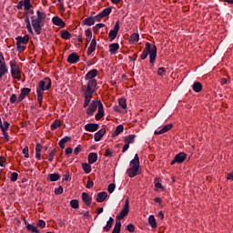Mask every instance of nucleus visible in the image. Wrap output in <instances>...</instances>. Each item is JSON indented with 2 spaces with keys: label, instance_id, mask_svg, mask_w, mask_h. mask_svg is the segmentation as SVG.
Segmentation results:
<instances>
[{
  "label": "nucleus",
  "instance_id": "obj_1",
  "mask_svg": "<svg viewBox=\"0 0 233 233\" xmlns=\"http://www.w3.org/2000/svg\"><path fill=\"white\" fill-rule=\"evenodd\" d=\"M46 19V14L39 10L36 11V15L31 16V25L36 35H40L41 32H43V26H45Z\"/></svg>",
  "mask_w": 233,
  "mask_h": 233
},
{
  "label": "nucleus",
  "instance_id": "obj_2",
  "mask_svg": "<svg viewBox=\"0 0 233 233\" xmlns=\"http://www.w3.org/2000/svg\"><path fill=\"white\" fill-rule=\"evenodd\" d=\"M149 56V63L151 66H154V63H156V58L157 57V47L156 45H152L148 42L145 44V49L140 55V59L145 60Z\"/></svg>",
  "mask_w": 233,
  "mask_h": 233
},
{
  "label": "nucleus",
  "instance_id": "obj_3",
  "mask_svg": "<svg viewBox=\"0 0 233 233\" xmlns=\"http://www.w3.org/2000/svg\"><path fill=\"white\" fill-rule=\"evenodd\" d=\"M129 167L127 169V174L129 177H136V176L141 174L139 156L137 154H135L134 159L129 162Z\"/></svg>",
  "mask_w": 233,
  "mask_h": 233
},
{
  "label": "nucleus",
  "instance_id": "obj_4",
  "mask_svg": "<svg viewBox=\"0 0 233 233\" xmlns=\"http://www.w3.org/2000/svg\"><path fill=\"white\" fill-rule=\"evenodd\" d=\"M98 73L97 69H92L87 72L85 76V79L87 81V84L82 85V86L86 88H97V80L96 77H97Z\"/></svg>",
  "mask_w": 233,
  "mask_h": 233
},
{
  "label": "nucleus",
  "instance_id": "obj_5",
  "mask_svg": "<svg viewBox=\"0 0 233 233\" xmlns=\"http://www.w3.org/2000/svg\"><path fill=\"white\" fill-rule=\"evenodd\" d=\"M52 88V80L49 77H46L38 82L36 86V93L45 94L46 90Z\"/></svg>",
  "mask_w": 233,
  "mask_h": 233
},
{
  "label": "nucleus",
  "instance_id": "obj_6",
  "mask_svg": "<svg viewBox=\"0 0 233 233\" xmlns=\"http://www.w3.org/2000/svg\"><path fill=\"white\" fill-rule=\"evenodd\" d=\"M10 67L12 76L18 81L21 80V71L19 70V66H17V62H15V60L10 61Z\"/></svg>",
  "mask_w": 233,
  "mask_h": 233
},
{
  "label": "nucleus",
  "instance_id": "obj_7",
  "mask_svg": "<svg viewBox=\"0 0 233 233\" xmlns=\"http://www.w3.org/2000/svg\"><path fill=\"white\" fill-rule=\"evenodd\" d=\"M82 92L85 96L84 102L90 104V101H92V97L94 96V92H96V88L82 86Z\"/></svg>",
  "mask_w": 233,
  "mask_h": 233
},
{
  "label": "nucleus",
  "instance_id": "obj_8",
  "mask_svg": "<svg viewBox=\"0 0 233 233\" xmlns=\"http://www.w3.org/2000/svg\"><path fill=\"white\" fill-rule=\"evenodd\" d=\"M119 20L116 22L114 25V29H111L108 34V37L110 39V42L114 41L117 37V34L119 32Z\"/></svg>",
  "mask_w": 233,
  "mask_h": 233
},
{
  "label": "nucleus",
  "instance_id": "obj_9",
  "mask_svg": "<svg viewBox=\"0 0 233 233\" xmlns=\"http://www.w3.org/2000/svg\"><path fill=\"white\" fill-rule=\"evenodd\" d=\"M30 92H32V89H30L28 87L22 88L21 93L17 98V103H21V101H23V99H25V97H26V96H28V94H30Z\"/></svg>",
  "mask_w": 233,
  "mask_h": 233
},
{
  "label": "nucleus",
  "instance_id": "obj_10",
  "mask_svg": "<svg viewBox=\"0 0 233 233\" xmlns=\"http://www.w3.org/2000/svg\"><path fill=\"white\" fill-rule=\"evenodd\" d=\"M67 63H69L70 65H76V63H79V56L77 55V53H71L67 56Z\"/></svg>",
  "mask_w": 233,
  "mask_h": 233
},
{
  "label": "nucleus",
  "instance_id": "obj_11",
  "mask_svg": "<svg viewBox=\"0 0 233 233\" xmlns=\"http://www.w3.org/2000/svg\"><path fill=\"white\" fill-rule=\"evenodd\" d=\"M97 110V101L93 100L86 109L87 116H92Z\"/></svg>",
  "mask_w": 233,
  "mask_h": 233
},
{
  "label": "nucleus",
  "instance_id": "obj_12",
  "mask_svg": "<svg viewBox=\"0 0 233 233\" xmlns=\"http://www.w3.org/2000/svg\"><path fill=\"white\" fill-rule=\"evenodd\" d=\"M85 130L86 132H96V130H99V124L96 123H89L85 126Z\"/></svg>",
  "mask_w": 233,
  "mask_h": 233
},
{
  "label": "nucleus",
  "instance_id": "obj_13",
  "mask_svg": "<svg viewBox=\"0 0 233 233\" xmlns=\"http://www.w3.org/2000/svg\"><path fill=\"white\" fill-rule=\"evenodd\" d=\"M53 25H56V26H60V28H65L66 26V24L63 19L59 18V16H55L52 18Z\"/></svg>",
  "mask_w": 233,
  "mask_h": 233
},
{
  "label": "nucleus",
  "instance_id": "obj_14",
  "mask_svg": "<svg viewBox=\"0 0 233 233\" xmlns=\"http://www.w3.org/2000/svg\"><path fill=\"white\" fill-rule=\"evenodd\" d=\"M16 45H28V41H30V37L28 35H25V36H17L15 38Z\"/></svg>",
  "mask_w": 233,
  "mask_h": 233
},
{
  "label": "nucleus",
  "instance_id": "obj_15",
  "mask_svg": "<svg viewBox=\"0 0 233 233\" xmlns=\"http://www.w3.org/2000/svg\"><path fill=\"white\" fill-rule=\"evenodd\" d=\"M82 201L86 205V207H90V205H92V197H90L88 193L84 192L82 193Z\"/></svg>",
  "mask_w": 233,
  "mask_h": 233
},
{
  "label": "nucleus",
  "instance_id": "obj_16",
  "mask_svg": "<svg viewBox=\"0 0 233 233\" xmlns=\"http://www.w3.org/2000/svg\"><path fill=\"white\" fill-rule=\"evenodd\" d=\"M107 198H108V193H106V191H102L96 194V201L97 203H103V201H105V199H106Z\"/></svg>",
  "mask_w": 233,
  "mask_h": 233
},
{
  "label": "nucleus",
  "instance_id": "obj_17",
  "mask_svg": "<svg viewBox=\"0 0 233 233\" xmlns=\"http://www.w3.org/2000/svg\"><path fill=\"white\" fill-rule=\"evenodd\" d=\"M96 46H97V41L96 38H93L89 47L87 48V56H92V53L96 52Z\"/></svg>",
  "mask_w": 233,
  "mask_h": 233
},
{
  "label": "nucleus",
  "instance_id": "obj_18",
  "mask_svg": "<svg viewBox=\"0 0 233 233\" xmlns=\"http://www.w3.org/2000/svg\"><path fill=\"white\" fill-rule=\"evenodd\" d=\"M174 127L172 124H168L163 127L159 131H155L154 134L155 136H161V134H166V132H168Z\"/></svg>",
  "mask_w": 233,
  "mask_h": 233
},
{
  "label": "nucleus",
  "instance_id": "obj_19",
  "mask_svg": "<svg viewBox=\"0 0 233 233\" xmlns=\"http://www.w3.org/2000/svg\"><path fill=\"white\" fill-rule=\"evenodd\" d=\"M105 134H106V129L105 127L98 130L94 136L95 141H101V138L103 137V136H105Z\"/></svg>",
  "mask_w": 233,
  "mask_h": 233
},
{
  "label": "nucleus",
  "instance_id": "obj_20",
  "mask_svg": "<svg viewBox=\"0 0 233 233\" xmlns=\"http://www.w3.org/2000/svg\"><path fill=\"white\" fill-rule=\"evenodd\" d=\"M185 159H187V154L184 152H180L175 156V161H177L178 164L183 163Z\"/></svg>",
  "mask_w": 233,
  "mask_h": 233
},
{
  "label": "nucleus",
  "instance_id": "obj_21",
  "mask_svg": "<svg viewBox=\"0 0 233 233\" xmlns=\"http://www.w3.org/2000/svg\"><path fill=\"white\" fill-rule=\"evenodd\" d=\"M83 25H86V26H93V25H96V18L94 16H89L87 18H85L82 21Z\"/></svg>",
  "mask_w": 233,
  "mask_h": 233
},
{
  "label": "nucleus",
  "instance_id": "obj_22",
  "mask_svg": "<svg viewBox=\"0 0 233 233\" xmlns=\"http://www.w3.org/2000/svg\"><path fill=\"white\" fill-rule=\"evenodd\" d=\"M129 208H130V203L128 202V198H127L125 201V205H124L122 210L120 211V214L124 217L127 216Z\"/></svg>",
  "mask_w": 233,
  "mask_h": 233
},
{
  "label": "nucleus",
  "instance_id": "obj_23",
  "mask_svg": "<svg viewBox=\"0 0 233 233\" xmlns=\"http://www.w3.org/2000/svg\"><path fill=\"white\" fill-rule=\"evenodd\" d=\"M25 23L26 25L28 34L34 35V30L32 29V24L30 23V17L28 16V15H25Z\"/></svg>",
  "mask_w": 233,
  "mask_h": 233
},
{
  "label": "nucleus",
  "instance_id": "obj_24",
  "mask_svg": "<svg viewBox=\"0 0 233 233\" xmlns=\"http://www.w3.org/2000/svg\"><path fill=\"white\" fill-rule=\"evenodd\" d=\"M59 179H61V175H59V173H53V174H49L47 177V181H59Z\"/></svg>",
  "mask_w": 233,
  "mask_h": 233
},
{
  "label": "nucleus",
  "instance_id": "obj_25",
  "mask_svg": "<svg viewBox=\"0 0 233 233\" xmlns=\"http://www.w3.org/2000/svg\"><path fill=\"white\" fill-rule=\"evenodd\" d=\"M147 221L148 225L151 226V228H157V222H156V217H154V215H150Z\"/></svg>",
  "mask_w": 233,
  "mask_h": 233
},
{
  "label": "nucleus",
  "instance_id": "obj_26",
  "mask_svg": "<svg viewBox=\"0 0 233 233\" xmlns=\"http://www.w3.org/2000/svg\"><path fill=\"white\" fill-rule=\"evenodd\" d=\"M86 34V46H88L90 44V41H92V29L88 28L87 30L85 31Z\"/></svg>",
  "mask_w": 233,
  "mask_h": 233
},
{
  "label": "nucleus",
  "instance_id": "obj_27",
  "mask_svg": "<svg viewBox=\"0 0 233 233\" xmlns=\"http://www.w3.org/2000/svg\"><path fill=\"white\" fill-rule=\"evenodd\" d=\"M97 161V153H89L88 155V163L89 165H94Z\"/></svg>",
  "mask_w": 233,
  "mask_h": 233
},
{
  "label": "nucleus",
  "instance_id": "obj_28",
  "mask_svg": "<svg viewBox=\"0 0 233 233\" xmlns=\"http://www.w3.org/2000/svg\"><path fill=\"white\" fill-rule=\"evenodd\" d=\"M112 225H114V218L110 217L108 221L106 222V225L103 228V230L105 232H108L110 228H112Z\"/></svg>",
  "mask_w": 233,
  "mask_h": 233
},
{
  "label": "nucleus",
  "instance_id": "obj_29",
  "mask_svg": "<svg viewBox=\"0 0 233 233\" xmlns=\"http://www.w3.org/2000/svg\"><path fill=\"white\" fill-rule=\"evenodd\" d=\"M119 50V44L118 43H113L109 45V53L110 54H116Z\"/></svg>",
  "mask_w": 233,
  "mask_h": 233
},
{
  "label": "nucleus",
  "instance_id": "obj_30",
  "mask_svg": "<svg viewBox=\"0 0 233 233\" xmlns=\"http://www.w3.org/2000/svg\"><path fill=\"white\" fill-rule=\"evenodd\" d=\"M192 88L194 92H196L197 94H199V92L203 90V85H201L199 82H195L192 86Z\"/></svg>",
  "mask_w": 233,
  "mask_h": 233
},
{
  "label": "nucleus",
  "instance_id": "obj_31",
  "mask_svg": "<svg viewBox=\"0 0 233 233\" xmlns=\"http://www.w3.org/2000/svg\"><path fill=\"white\" fill-rule=\"evenodd\" d=\"M129 41H130V43H132V45H136V43H137V41H139V34L133 33L129 37Z\"/></svg>",
  "mask_w": 233,
  "mask_h": 233
},
{
  "label": "nucleus",
  "instance_id": "obj_32",
  "mask_svg": "<svg viewBox=\"0 0 233 233\" xmlns=\"http://www.w3.org/2000/svg\"><path fill=\"white\" fill-rule=\"evenodd\" d=\"M125 143L127 145H132L136 141V135H129L128 137H126L124 139Z\"/></svg>",
  "mask_w": 233,
  "mask_h": 233
},
{
  "label": "nucleus",
  "instance_id": "obj_33",
  "mask_svg": "<svg viewBox=\"0 0 233 233\" xmlns=\"http://www.w3.org/2000/svg\"><path fill=\"white\" fill-rule=\"evenodd\" d=\"M68 141H72V137H63V138L59 141V143H58L60 148H65V144H66V143H68Z\"/></svg>",
  "mask_w": 233,
  "mask_h": 233
},
{
  "label": "nucleus",
  "instance_id": "obj_34",
  "mask_svg": "<svg viewBox=\"0 0 233 233\" xmlns=\"http://www.w3.org/2000/svg\"><path fill=\"white\" fill-rule=\"evenodd\" d=\"M123 130H125V127H123V125H118L116 127V130L113 132L112 137H116V136H119V134H121V132H123Z\"/></svg>",
  "mask_w": 233,
  "mask_h": 233
},
{
  "label": "nucleus",
  "instance_id": "obj_35",
  "mask_svg": "<svg viewBox=\"0 0 233 233\" xmlns=\"http://www.w3.org/2000/svg\"><path fill=\"white\" fill-rule=\"evenodd\" d=\"M60 35H61L62 39H66V40H68L72 37V35L67 30L60 31Z\"/></svg>",
  "mask_w": 233,
  "mask_h": 233
},
{
  "label": "nucleus",
  "instance_id": "obj_36",
  "mask_svg": "<svg viewBox=\"0 0 233 233\" xmlns=\"http://www.w3.org/2000/svg\"><path fill=\"white\" fill-rule=\"evenodd\" d=\"M8 73V67L6 66V63L0 62V74L5 76V74Z\"/></svg>",
  "mask_w": 233,
  "mask_h": 233
},
{
  "label": "nucleus",
  "instance_id": "obj_37",
  "mask_svg": "<svg viewBox=\"0 0 233 233\" xmlns=\"http://www.w3.org/2000/svg\"><path fill=\"white\" fill-rule=\"evenodd\" d=\"M82 168L86 174H90V172H92V166L88 163L82 164Z\"/></svg>",
  "mask_w": 233,
  "mask_h": 233
},
{
  "label": "nucleus",
  "instance_id": "obj_38",
  "mask_svg": "<svg viewBox=\"0 0 233 233\" xmlns=\"http://www.w3.org/2000/svg\"><path fill=\"white\" fill-rule=\"evenodd\" d=\"M100 14L103 17H107V15H110L112 14V7H106L103 9V11Z\"/></svg>",
  "mask_w": 233,
  "mask_h": 233
},
{
  "label": "nucleus",
  "instance_id": "obj_39",
  "mask_svg": "<svg viewBox=\"0 0 233 233\" xmlns=\"http://www.w3.org/2000/svg\"><path fill=\"white\" fill-rule=\"evenodd\" d=\"M23 2H24V10L28 12V10H30V8H32L31 0H24Z\"/></svg>",
  "mask_w": 233,
  "mask_h": 233
},
{
  "label": "nucleus",
  "instance_id": "obj_40",
  "mask_svg": "<svg viewBox=\"0 0 233 233\" xmlns=\"http://www.w3.org/2000/svg\"><path fill=\"white\" fill-rule=\"evenodd\" d=\"M26 228L27 230H29V232L39 233V230H37V228H35V226L32 224H27Z\"/></svg>",
  "mask_w": 233,
  "mask_h": 233
},
{
  "label": "nucleus",
  "instance_id": "obj_41",
  "mask_svg": "<svg viewBox=\"0 0 233 233\" xmlns=\"http://www.w3.org/2000/svg\"><path fill=\"white\" fill-rule=\"evenodd\" d=\"M118 104H119V106H121V108H123L124 110L127 109V99L119 98Z\"/></svg>",
  "mask_w": 233,
  "mask_h": 233
},
{
  "label": "nucleus",
  "instance_id": "obj_42",
  "mask_svg": "<svg viewBox=\"0 0 233 233\" xmlns=\"http://www.w3.org/2000/svg\"><path fill=\"white\" fill-rule=\"evenodd\" d=\"M70 206H71L72 208H79V200L72 199L70 201Z\"/></svg>",
  "mask_w": 233,
  "mask_h": 233
},
{
  "label": "nucleus",
  "instance_id": "obj_43",
  "mask_svg": "<svg viewBox=\"0 0 233 233\" xmlns=\"http://www.w3.org/2000/svg\"><path fill=\"white\" fill-rule=\"evenodd\" d=\"M61 127V122L55 120L52 124H51V129L52 130H56L57 128H59Z\"/></svg>",
  "mask_w": 233,
  "mask_h": 233
},
{
  "label": "nucleus",
  "instance_id": "obj_44",
  "mask_svg": "<svg viewBox=\"0 0 233 233\" xmlns=\"http://www.w3.org/2000/svg\"><path fill=\"white\" fill-rule=\"evenodd\" d=\"M104 116H105V110H98L95 117L96 121H99V119L103 118Z\"/></svg>",
  "mask_w": 233,
  "mask_h": 233
},
{
  "label": "nucleus",
  "instance_id": "obj_45",
  "mask_svg": "<svg viewBox=\"0 0 233 233\" xmlns=\"http://www.w3.org/2000/svg\"><path fill=\"white\" fill-rule=\"evenodd\" d=\"M157 76H160L161 77H163V76H167V69H165V67H159L157 69Z\"/></svg>",
  "mask_w": 233,
  "mask_h": 233
},
{
  "label": "nucleus",
  "instance_id": "obj_46",
  "mask_svg": "<svg viewBox=\"0 0 233 233\" xmlns=\"http://www.w3.org/2000/svg\"><path fill=\"white\" fill-rule=\"evenodd\" d=\"M37 94V101H38V105L39 106H43V94L44 93H36Z\"/></svg>",
  "mask_w": 233,
  "mask_h": 233
},
{
  "label": "nucleus",
  "instance_id": "obj_47",
  "mask_svg": "<svg viewBox=\"0 0 233 233\" xmlns=\"http://www.w3.org/2000/svg\"><path fill=\"white\" fill-rule=\"evenodd\" d=\"M116 190V184L112 183L109 184L107 187V191L109 192V194H112V192H114Z\"/></svg>",
  "mask_w": 233,
  "mask_h": 233
},
{
  "label": "nucleus",
  "instance_id": "obj_48",
  "mask_svg": "<svg viewBox=\"0 0 233 233\" xmlns=\"http://www.w3.org/2000/svg\"><path fill=\"white\" fill-rule=\"evenodd\" d=\"M17 177H19V174L15 173V172H13L11 174V181L14 183L15 181H17Z\"/></svg>",
  "mask_w": 233,
  "mask_h": 233
},
{
  "label": "nucleus",
  "instance_id": "obj_49",
  "mask_svg": "<svg viewBox=\"0 0 233 233\" xmlns=\"http://www.w3.org/2000/svg\"><path fill=\"white\" fill-rule=\"evenodd\" d=\"M16 50H17V52L22 53L25 50V46H23L21 44H16Z\"/></svg>",
  "mask_w": 233,
  "mask_h": 233
},
{
  "label": "nucleus",
  "instance_id": "obj_50",
  "mask_svg": "<svg viewBox=\"0 0 233 233\" xmlns=\"http://www.w3.org/2000/svg\"><path fill=\"white\" fill-rule=\"evenodd\" d=\"M36 225L37 227H40V228H45V227H46V222H45L43 219H40Z\"/></svg>",
  "mask_w": 233,
  "mask_h": 233
},
{
  "label": "nucleus",
  "instance_id": "obj_51",
  "mask_svg": "<svg viewBox=\"0 0 233 233\" xmlns=\"http://www.w3.org/2000/svg\"><path fill=\"white\" fill-rule=\"evenodd\" d=\"M55 194L56 196H61V194H63V187L59 186L56 190H55Z\"/></svg>",
  "mask_w": 233,
  "mask_h": 233
},
{
  "label": "nucleus",
  "instance_id": "obj_52",
  "mask_svg": "<svg viewBox=\"0 0 233 233\" xmlns=\"http://www.w3.org/2000/svg\"><path fill=\"white\" fill-rule=\"evenodd\" d=\"M127 230H128V232H134L136 230V227H134V224H128L127 226Z\"/></svg>",
  "mask_w": 233,
  "mask_h": 233
},
{
  "label": "nucleus",
  "instance_id": "obj_53",
  "mask_svg": "<svg viewBox=\"0 0 233 233\" xmlns=\"http://www.w3.org/2000/svg\"><path fill=\"white\" fill-rule=\"evenodd\" d=\"M10 103L14 104L15 101H17V96L15 94H12L9 98Z\"/></svg>",
  "mask_w": 233,
  "mask_h": 233
},
{
  "label": "nucleus",
  "instance_id": "obj_54",
  "mask_svg": "<svg viewBox=\"0 0 233 233\" xmlns=\"http://www.w3.org/2000/svg\"><path fill=\"white\" fill-rule=\"evenodd\" d=\"M56 156V149H53L50 153H49V158L48 161H54V157Z\"/></svg>",
  "mask_w": 233,
  "mask_h": 233
},
{
  "label": "nucleus",
  "instance_id": "obj_55",
  "mask_svg": "<svg viewBox=\"0 0 233 233\" xmlns=\"http://www.w3.org/2000/svg\"><path fill=\"white\" fill-rule=\"evenodd\" d=\"M95 18V21H97L98 23L101 21V19L104 18L103 15L101 13H99L98 15H96V16H93Z\"/></svg>",
  "mask_w": 233,
  "mask_h": 233
},
{
  "label": "nucleus",
  "instance_id": "obj_56",
  "mask_svg": "<svg viewBox=\"0 0 233 233\" xmlns=\"http://www.w3.org/2000/svg\"><path fill=\"white\" fill-rule=\"evenodd\" d=\"M22 152L25 154V157H30V154L28 153V147H24Z\"/></svg>",
  "mask_w": 233,
  "mask_h": 233
},
{
  "label": "nucleus",
  "instance_id": "obj_57",
  "mask_svg": "<svg viewBox=\"0 0 233 233\" xmlns=\"http://www.w3.org/2000/svg\"><path fill=\"white\" fill-rule=\"evenodd\" d=\"M92 187H94V181H92V179L88 178L86 187L92 188Z\"/></svg>",
  "mask_w": 233,
  "mask_h": 233
},
{
  "label": "nucleus",
  "instance_id": "obj_58",
  "mask_svg": "<svg viewBox=\"0 0 233 233\" xmlns=\"http://www.w3.org/2000/svg\"><path fill=\"white\" fill-rule=\"evenodd\" d=\"M155 187L156 188H163V185L158 182L157 178L155 179Z\"/></svg>",
  "mask_w": 233,
  "mask_h": 233
},
{
  "label": "nucleus",
  "instance_id": "obj_59",
  "mask_svg": "<svg viewBox=\"0 0 233 233\" xmlns=\"http://www.w3.org/2000/svg\"><path fill=\"white\" fill-rule=\"evenodd\" d=\"M81 152V145H78L75 149H74V154L75 156H77Z\"/></svg>",
  "mask_w": 233,
  "mask_h": 233
},
{
  "label": "nucleus",
  "instance_id": "obj_60",
  "mask_svg": "<svg viewBox=\"0 0 233 233\" xmlns=\"http://www.w3.org/2000/svg\"><path fill=\"white\" fill-rule=\"evenodd\" d=\"M23 6H24V2L23 1H19L17 3L16 8H17V10H23Z\"/></svg>",
  "mask_w": 233,
  "mask_h": 233
},
{
  "label": "nucleus",
  "instance_id": "obj_61",
  "mask_svg": "<svg viewBox=\"0 0 233 233\" xmlns=\"http://www.w3.org/2000/svg\"><path fill=\"white\" fill-rule=\"evenodd\" d=\"M98 110H105L103 107V103H101V100H96Z\"/></svg>",
  "mask_w": 233,
  "mask_h": 233
},
{
  "label": "nucleus",
  "instance_id": "obj_62",
  "mask_svg": "<svg viewBox=\"0 0 233 233\" xmlns=\"http://www.w3.org/2000/svg\"><path fill=\"white\" fill-rule=\"evenodd\" d=\"M106 157H112V151L110 149H106L105 153Z\"/></svg>",
  "mask_w": 233,
  "mask_h": 233
},
{
  "label": "nucleus",
  "instance_id": "obj_63",
  "mask_svg": "<svg viewBox=\"0 0 233 233\" xmlns=\"http://www.w3.org/2000/svg\"><path fill=\"white\" fill-rule=\"evenodd\" d=\"M42 148L43 147L41 146V144L37 143L35 146V152L41 153Z\"/></svg>",
  "mask_w": 233,
  "mask_h": 233
},
{
  "label": "nucleus",
  "instance_id": "obj_64",
  "mask_svg": "<svg viewBox=\"0 0 233 233\" xmlns=\"http://www.w3.org/2000/svg\"><path fill=\"white\" fill-rule=\"evenodd\" d=\"M128 148H130V145L126 143L122 148V152L125 154Z\"/></svg>",
  "mask_w": 233,
  "mask_h": 233
}]
</instances>
